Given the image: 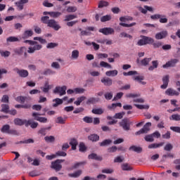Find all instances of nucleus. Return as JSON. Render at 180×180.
Here are the masks:
<instances>
[{"label":"nucleus","mask_w":180,"mask_h":180,"mask_svg":"<svg viewBox=\"0 0 180 180\" xmlns=\"http://www.w3.org/2000/svg\"><path fill=\"white\" fill-rule=\"evenodd\" d=\"M119 125L124 131H129L130 126L133 125V122H131L129 118L125 117L119 122Z\"/></svg>","instance_id":"obj_1"},{"label":"nucleus","mask_w":180,"mask_h":180,"mask_svg":"<svg viewBox=\"0 0 180 180\" xmlns=\"http://www.w3.org/2000/svg\"><path fill=\"white\" fill-rule=\"evenodd\" d=\"M141 39L137 42L138 46H146V44H153L154 39L144 35L141 36Z\"/></svg>","instance_id":"obj_2"},{"label":"nucleus","mask_w":180,"mask_h":180,"mask_svg":"<svg viewBox=\"0 0 180 180\" xmlns=\"http://www.w3.org/2000/svg\"><path fill=\"white\" fill-rule=\"evenodd\" d=\"M64 161H65V160L57 159L54 162H51V168L55 169L56 172H58V171H61V169L63 168V165H61V163L64 162Z\"/></svg>","instance_id":"obj_3"},{"label":"nucleus","mask_w":180,"mask_h":180,"mask_svg":"<svg viewBox=\"0 0 180 180\" xmlns=\"http://www.w3.org/2000/svg\"><path fill=\"white\" fill-rule=\"evenodd\" d=\"M13 51L17 56H24V58H27V49L25 46L15 49Z\"/></svg>","instance_id":"obj_4"},{"label":"nucleus","mask_w":180,"mask_h":180,"mask_svg":"<svg viewBox=\"0 0 180 180\" xmlns=\"http://www.w3.org/2000/svg\"><path fill=\"white\" fill-rule=\"evenodd\" d=\"M150 127H151V122H147L142 129L135 133L136 136H140V134H147L150 131Z\"/></svg>","instance_id":"obj_5"},{"label":"nucleus","mask_w":180,"mask_h":180,"mask_svg":"<svg viewBox=\"0 0 180 180\" xmlns=\"http://www.w3.org/2000/svg\"><path fill=\"white\" fill-rule=\"evenodd\" d=\"M48 27L54 29L56 31H58L60 29H61V26H60L58 22L54 19L49 20Z\"/></svg>","instance_id":"obj_6"},{"label":"nucleus","mask_w":180,"mask_h":180,"mask_svg":"<svg viewBox=\"0 0 180 180\" xmlns=\"http://www.w3.org/2000/svg\"><path fill=\"white\" fill-rule=\"evenodd\" d=\"M67 86H56L53 90V94H59L60 96H63L67 94Z\"/></svg>","instance_id":"obj_7"},{"label":"nucleus","mask_w":180,"mask_h":180,"mask_svg":"<svg viewBox=\"0 0 180 180\" xmlns=\"http://www.w3.org/2000/svg\"><path fill=\"white\" fill-rule=\"evenodd\" d=\"M98 32L100 33H102L105 36H109V34H113L115 33V30L112 27H104V28H101Z\"/></svg>","instance_id":"obj_8"},{"label":"nucleus","mask_w":180,"mask_h":180,"mask_svg":"<svg viewBox=\"0 0 180 180\" xmlns=\"http://www.w3.org/2000/svg\"><path fill=\"white\" fill-rule=\"evenodd\" d=\"M168 37V31L164 30L160 32H158L155 35V39L156 40H162V39H166Z\"/></svg>","instance_id":"obj_9"},{"label":"nucleus","mask_w":180,"mask_h":180,"mask_svg":"<svg viewBox=\"0 0 180 180\" xmlns=\"http://www.w3.org/2000/svg\"><path fill=\"white\" fill-rule=\"evenodd\" d=\"M179 60L178 59H172L171 60L166 63V64L162 65L163 68H169V67H175L176 63H179Z\"/></svg>","instance_id":"obj_10"},{"label":"nucleus","mask_w":180,"mask_h":180,"mask_svg":"<svg viewBox=\"0 0 180 180\" xmlns=\"http://www.w3.org/2000/svg\"><path fill=\"white\" fill-rule=\"evenodd\" d=\"M163 84L160 86L162 89H167L168 88V84L169 83V75H165L162 78Z\"/></svg>","instance_id":"obj_11"},{"label":"nucleus","mask_w":180,"mask_h":180,"mask_svg":"<svg viewBox=\"0 0 180 180\" xmlns=\"http://www.w3.org/2000/svg\"><path fill=\"white\" fill-rule=\"evenodd\" d=\"M89 160H95L96 161H102L103 158L101 155H98V154L95 153H92L88 156Z\"/></svg>","instance_id":"obj_12"},{"label":"nucleus","mask_w":180,"mask_h":180,"mask_svg":"<svg viewBox=\"0 0 180 180\" xmlns=\"http://www.w3.org/2000/svg\"><path fill=\"white\" fill-rule=\"evenodd\" d=\"M13 122H14V124H15V126H23V124H25V126L26 127V123L27 122V120L15 118V119H14Z\"/></svg>","instance_id":"obj_13"},{"label":"nucleus","mask_w":180,"mask_h":180,"mask_svg":"<svg viewBox=\"0 0 180 180\" xmlns=\"http://www.w3.org/2000/svg\"><path fill=\"white\" fill-rule=\"evenodd\" d=\"M98 102H101V98L90 97L89 98H88L86 103V105H95V103H98Z\"/></svg>","instance_id":"obj_14"},{"label":"nucleus","mask_w":180,"mask_h":180,"mask_svg":"<svg viewBox=\"0 0 180 180\" xmlns=\"http://www.w3.org/2000/svg\"><path fill=\"white\" fill-rule=\"evenodd\" d=\"M166 95H168L169 96H179V92L174 90L173 89L169 88L165 91Z\"/></svg>","instance_id":"obj_15"},{"label":"nucleus","mask_w":180,"mask_h":180,"mask_svg":"<svg viewBox=\"0 0 180 180\" xmlns=\"http://www.w3.org/2000/svg\"><path fill=\"white\" fill-rule=\"evenodd\" d=\"M101 82L103 84V85H105V86H111L113 82L112 79L109 77H103L101 79Z\"/></svg>","instance_id":"obj_16"},{"label":"nucleus","mask_w":180,"mask_h":180,"mask_svg":"<svg viewBox=\"0 0 180 180\" xmlns=\"http://www.w3.org/2000/svg\"><path fill=\"white\" fill-rule=\"evenodd\" d=\"M17 74L22 78H26L27 77H29V72L26 70H19L17 69Z\"/></svg>","instance_id":"obj_17"},{"label":"nucleus","mask_w":180,"mask_h":180,"mask_svg":"<svg viewBox=\"0 0 180 180\" xmlns=\"http://www.w3.org/2000/svg\"><path fill=\"white\" fill-rule=\"evenodd\" d=\"M129 151H134V153H137V154L143 153V148L140 146H132L129 147Z\"/></svg>","instance_id":"obj_18"},{"label":"nucleus","mask_w":180,"mask_h":180,"mask_svg":"<svg viewBox=\"0 0 180 180\" xmlns=\"http://www.w3.org/2000/svg\"><path fill=\"white\" fill-rule=\"evenodd\" d=\"M30 126L31 129H37L39 126L38 122H32V120H27L25 127H29Z\"/></svg>","instance_id":"obj_19"},{"label":"nucleus","mask_w":180,"mask_h":180,"mask_svg":"<svg viewBox=\"0 0 180 180\" xmlns=\"http://www.w3.org/2000/svg\"><path fill=\"white\" fill-rule=\"evenodd\" d=\"M32 36H33V31L31 30H25L22 35V39H23V40H26V39H29V37H32Z\"/></svg>","instance_id":"obj_20"},{"label":"nucleus","mask_w":180,"mask_h":180,"mask_svg":"<svg viewBox=\"0 0 180 180\" xmlns=\"http://www.w3.org/2000/svg\"><path fill=\"white\" fill-rule=\"evenodd\" d=\"M29 0H20L19 1L15 2L16 6L19 8L20 11H23V4H27Z\"/></svg>","instance_id":"obj_21"},{"label":"nucleus","mask_w":180,"mask_h":180,"mask_svg":"<svg viewBox=\"0 0 180 180\" xmlns=\"http://www.w3.org/2000/svg\"><path fill=\"white\" fill-rule=\"evenodd\" d=\"M69 144L72 147V150H77V146H78V141L75 139V138H72L70 139Z\"/></svg>","instance_id":"obj_22"},{"label":"nucleus","mask_w":180,"mask_h":180,"mask_svg":"<svg viewBox=\"0 0 180 180\" xmlns=\"http://www.w3.org/2000/svg\"><path fill=\"white\" fill-rule=\"evenodd\" d=\"M112 140L111 139H105L102 142H100L98 144L100 147H108L112 144Z\"/></svg>","instance_id":"obj_23"},{"label":"nucleus","mask_w":180,"mask_h":180,"mask_svg":"<svg viewBox=\"0 0 180 180\" xmlns=\"http://www.w3.org/2000/svg\"><path fill=\"white\" fill-rule=\"evenodd\" d=\"M134 81H137L139 82V84H141L142 85H146L147 82H143L144 81V76H134Z\"/></svg>","instance_id":"obj_24"},{"label":"nucleus","mask_w":180,"mask_h":180,"mask_svg":"<svg viewBox=\"0 0 180 180\" xmlns=\"http://www.w3.org/2000/svg\"><path fill=\"white\" fill-rule=\"evenodd\" d=\"M81 175H82V170H77L74 173L69 174L68 176H70V178H79Z\"/></svg>","instance_id":"obj_25"},{"label":"nucleus","mask_w":180,"mask_h":180,"mask_svg":"<svg viewBox=\"0 0 180 180\" xmlns=\"http://www.w3.org/2000/svg\"><path fill=\"white\" fill-rule=\"evenodd\" d=\"M122 171H133V167L129 163H123L121 165Z\"/></svg>","instance_id":"obj_26"},{"label":"nucleus","mask_w":180,"mask_h":180,"mask_svg":"<svg viewBox=\"0 0 180 180\" xmlns=\"http://www.w3.org/2000/svg\"><path fill=\"white\" fill-rule=\"evenodd\" d=\"M88 139L90 140V141L96 142L99 141V136L96 134H93L88 136Z\"/></svg>","instance_id":"obj_27"},{"label":"nucleus","mask_w":180,"mask_h":180,"mask_svg":"<svg viewBox=\"0 0 180 180\" xmlns=\"http://www.w3.org/2000/svg\"><path fill=\"white\" fill-rule=\"evenodd\" d=\"M16 41H20V39L16 37H9L6 39L7 44L9 43H15Z\"/></svg>","instance_id":"obj_28"},{"label":"nucleus","mask_w":180,"mask_h":180,"mask_svg":"<svg viewBox=\"0 0 180 180\" xmlns=\"http://www.w3.org/2000/svg\"><path fill=\"white\" fill-rule=\"evenodd\" d=\"M119 74V72L117 70H109L105 72L107 77H116Z\"/></svg>","instance_id":"obj_29"},{"label":"nucleus","mask_w":180,"mask_h":180,"mask_svg":"<svg viewBox=\"0 0 180 180\" xmlns=\"http://www.w3.org/2000/svg\"><path fill=\"white\" fill-rule=\"evenodd\" d=\"M164 142H161L160 143H151L148 146V148H160V147H162L164 146Z\"/></svg>","instance_id":"obj_30"},{"label":"nucleus","mask_w":180,"mask_h":180,"mask_svg":"<svg viewBox=\"0 0 180 180\" xmlns=\"http://www.w3.org/2000/svg\"><path fill=\"white\" fill-rule=\"evenodd\" d=\"M53 102H56L53 104V108H57V106H59V105H63V99L58 98L53 99Z\"/></svg>","instance_id":"obj_31"},{"label":"nucleus","mask_w":180,"mask_h":180,"mask_svg":"<svg viewBox=\"0 0 180 180\" xmlns=\"http://www.w3.org/2000/svg\"><path fill=\"white\" fill-rule=\"evenodd\" d=\"M151 58H145L142 60H141V65H143L144 67H147L148 64H150V61H151Z\"/></svg>","instance_id":"obj_32"},{"label":"nucleus","mask_w":180,"mask_h":180,"mask_svg":"<svg viewBox=\"0 0 180 180\" xmlns=\"http://www.w3.org/2000/svg\"><path fill=\"white\" fill-rule=\"evenodd\" d=\"M41 89H42V91H43V92H44V94H49V91H50V89H51V87L49 84V82H46L44 84V86L41 87Z\"/></svg>","instance_id":"obj_33"},{"label":"nucleus","mask_w":180,"mask_h":180,"mask_svg":"<svg viewBox=\"0 0 180 180\" xmlns=\"http://www.w3.org/2000/svg\"><path fill=\"white\" fill-rule=\"evenodd\" d=\"M86 146H85V143L84 142H80L79 144V151L80 153H85L86 151Z\"/></svg>","instance_id":"obj_34"},{"label":"nucleus","mask_w":180,"mask_h":180,"mask_svg":"<svg viewBox=\"0 0 180 180\" xmlns=\"http://www.w3.org/2000/svg\"><path fill=\"white\" fill-rule=\"evenodd\" d=\"M10 130H11V125L5 124L2 127L1 131V133H7V134H8Z\"/></svg>","instance_id":"obj_35"},{"label":"nucleus","mask_w":180,"mask_h":180,"mask_svg":"<svg viewBox=\"0 0 180 180\" xmlns=\"http://www.w3.org/2000/svg\"><path fill=\"white\" fill-rule=\"evenodd\" d=\"M46 114H40L37 112H34L32 114V117H33L34 120H37L38 122L39 119H40V116H44Z\"/></svg>","instance_id":"obj_36"},{"label":"nucleus","mask_w":180,"mask_h":180,"mask_svg":"<svg viewBox=\"0 0 180 180\" xmlns=\"http://www.w3.org/2000/svg\"><path fill=\"white\" fill-rule=\"evenodd\" d=\"M85 99H86V97L85 96L78 97L77 100L75 101V105H77V106H79V105H81V103L83 102V101H85Z\"/></svg>","instance_id":"obj_37"},{"label":"nucleus","mask_w":180,"mask_h":180,"mask_svg":"<svg viewBox=\"0 0 180 180\" xmlns=\"http://www.w3.org/2000/svg\"><path fill=\"white\" fill-rule=\"evenodd\" d=\"M44 140L46 143H54L56 141V137L53 136H46L44 137Z\"/></svg>","instance_id":"obj_38"},{"label":"nucleus","mask_w":180,"mask_h":180,"mask_svg":"<svg viewBox=\"0 0 180 180\" xmlns=\"http://www.w3.org/2000/svg\"><path fill=\"white\" fill-rule=\"evenodd\" d=\"M152 66L148 68L149 71H154L155 68H158V60L152 61Z\"/></svg>","instance_id":"obj_39"},{"label":"nucleus","mask_w":180,"mask_h":180,"mask_svg":"<svg viewBox=\"0 0 180 180\" xmlns=\"http://www.w3.org/2000/svg\"><path fill=\"white\" fill-rule=\"evenodd\" d=\"M104 110L102 108H94L91 110V113H94V115H103Z\"/></svg>","instance_id":"obj_40"},{"label":"nucleus","mask_w":180,"mask_h":180,"mask_svg":"<svg viewBox=\"0 0 180 180\" xmlns=\"http://www.w3.org/2000/svg\"><path fill=\"white\" fill-rule=\"evenodd\" d=\"M63 13L59 11H51V18H53L54 19H57V18H60V15H62Z\"/></svg>","instance_id":"obj_41"},{"label":"nucleus","mask_w":180,"mask_h":180,"mask_svg":"<svg viewBox=\"0 0 180 180\" xmlns=\"http://www.w3.org/2000/svg\"><path fill=\"white\" fill-rule=\"evenodd\" d=\"M1 112L4 113H8L9 112V105L8 104H1Z\"/></svg>","instance_id":"obj_42"},{"label":"nucleus","mask_w":180,"mask_h":180,"mask_svg":"<svg viewBox=\"0 0 180 180\" xmlns=\"http://www.w3.org/2000/svg\"><path fill=\"white\" fill-rule=\"evenodd\" d=\"M56 74V71L51 69H45L43 72V75H54Z\"/></svg>","instance_id":"obj_43"},{"label":"nucleus","mask_w":180,"mask_h":180,"mask_svg":"<svg viewBox=\"0 0 180 180\" xmlns=\"http://www.w3.org/2000/svg\"><path fill=\"white\" fill-rule=\"evenodd\" d=\"M120 22H124V23H126V22H128L129 20H133V17L131 16H123L120 18Z\"/></svg>","instance_id":"obj_44"},{"label":"nucleus","mask_w":180,"mask_h":180,"mask_svg":"<svg viewBox=\"0 0 180 180\" xmlns=\"http://www.w3.org/2000/svg\"><path fill=\"white\" fill-rule=\"evenodd\" d=\"M152 44L153 46V49H160V47H162L163 43L160 41H154V42L152 43Z\"/></svg>","instance_id":"obj_45"},{"label":"nucleus","mask_w":180,"mask_h":180,"mask_svg":"<svg viewBox=\"0 0 180 180\" xmlns=\"http://www.w3.org/2000/svg\"><path fill=\"white\" fill-rule=\"evenodd\" d=\"M77 17L75 15H68L65 16V18L64 19V22H70V20L77 19Z\"/></svg>","instance_id":"obj_46"},{"label":"nucleus","mask_w":180,"mask_h":180,"mask_svg":"<svg viewBox=\"0 0 180 180\" xmlns=\"http://www.w3.org/2000/svg\"><path fill=\"white\" fill-rule=\"evenodd\" d=\"M169 120H174L175 122H179L180 121V115L179 114L172 115V116L169 117Z\"/></svg>","instance_id":"obj_47"},{"label":"nucleus","mask_w":180,"mask_h":180,"mask_svg":"<svg viewBox=\"0 0 180 180\" xmlns=\"http://www.w3.org/2000/svg\"><path fill=\"white\" fill-rule=\"evenodd\" d=\"M165 15H160V14H155L153 15H150V19H152V20H157V19H160L161 18H165Z\"/></svg>","instance_id":"obj_48"},{"label":"nucleus","mask_w":180,"mask_h":180,"mask_svg":"<svg viewBox=\"0 0 180 180\" xmlns=\"http://www.w3.org/2000/svg\"><path fill=\"white\" fill-rule=\"evenodd\" d=\"M100 67H103V68H110L112 69V65L105 61H101L100 63Z\"/></svg>","instance_id":"obj_49"},{"label":"nucleus","mask_w":180,"mask_h":180,"mask_svg":"<svg viewBox=\"0 0 180 180\" xmlns=\"http://www.w3.org/2000/svg\"><path fill=\"white\" fill-rule=\"evenodd\" d=\"M85 164H86V162H77L72 167V169H77V168H79L81 165H85Z\"/></svg>","instance_id":"obj_50"},{"label":"nucleus","mask_w":180,"mask_h":180,"mask_svg":"<svg viewBox=\"0 0 180 180\" xmlns=\"http://www.w3.org/2000/svg\"><path fill=\"white\" fill-rule=\"evenodd\" d=\"M106 6H109V3L108 1H105L102 0L99 1L98 8H105Z\"/></svg>","instance_id":"obj_51"},{"label":"nucleus","mask_w":180,"mask_h":180,"mask_svg":"<svg viewBox=\"0 0 180 180\" xmlns=\"http://www.w3.org/2000/svg\"><path fill=\"white\" fill-rule=\"evenodd\" d=\"M145 141H148L149 143H153L154 141V138L153 136V134H148V135H146L145 137Z\"/></svg>","instance_id":"obj_52"},{"label":"nucleus","mask_w":180,"mask_h":180,"mask_svg":"<svg viewBox=\"0 0 180 180\" xmlns=\"http://www.w3.org/2000/svg\"><path fill=\"white\" fill-rule=\"evenodd\" d=\"M120 26H122L123 27H133V26H136V22H131V24L120 22Z\"/></svg>","instance_id":"obj_53"},{"label":"nucleus","mask_w":180,"mask_h":180,"mask_svg":"<svg viewBox=\"0 0 180 180\" xmlns=\"http://www.w3.org/2000/svg\"><path fill=\"white\" fill-rule=\"evenodd\" d=\"M26 99H27V97L23 96H19L16 98V101L18 102L20 101V103H25V102H26Z\"/></svg>","instance_id":"obj_54"},{"label":"nucleus","mask_w":180,"mask_h":180,"mask_svg":"<svg viewBox=\"0 0 180 180\" xmlns=\"http://www.w3.org/2000/svg\"><path fill=\"white\" fill-rule=\"evenodd\" d=\"M79 57V51L78 50H74L72 52V58H73L75 60H77Z\"/></svg>","instance_id":"obj_55"},{"label":"nucleus","mask_w":180,"mask_h":180,"mask_svg":"<svg viewBox=\"0 0 180 180\" xmlns=\"http://www.w3.org/2000/svg\"><path fill=\"white\" fill-rule=\"evenodd\" d=\"M68 13H72L74 12H77V7L76 6H69L66 9Z\"/></svg>","instance_id":"obj_56"},{"label":"nucleus","mask_w":180,"mask_h":180,"mask_svg":"<svg viewBox=\"0 0 180 180\" xmlns=\"http://www.w3.org/2000/svg\"><path fill=\"white\" fill-rule=\"evenodd\" d=\"M110 19H112V17H110V15H104L103 17L101 18V22H108L109 20H110Z\"/></svg>","instance_id":"obj_57"},{"label":"nucleus","mask_w":180,"mask_h":180,"mask_svg":"<svg viewBox=\"0 0 180 180\" xmlns=\"http://www.w3.org/2000/svg\"><path fill=\"white\" fill-rule=\"evenodd\" d=\"M1 102L3 103H9V96L4 95L1 98Z\"/></svg>","instance_id":"obj_58"},{"label":"nucleus","mask_w":180,"mask_h":180,"mask_svg":"<svg viewBox=\"0 0 180 180\" xmlns=\"http://www.w3.org/2000/svg\"><path fill=\"white\" fill-rule=\"evenodd\" d=\"M58 44L54 43V42H51L47 44L46 48L47 49H54L55 47H58Z\"/></svg>","instance_id":"obj_59"},{"label":"nucleus","mask_w":180,"mask_h":180,"mask_svg":"<svg viewBox=\"0 0 180 180\" xmlns=\"http://www.w3.org/2000/svg\"><path fill=\"white\" fill-rule=\"evenodd\" d=\"M0 54L1 57H9V56H11V52L8 51H0Z\"/></svg>","instance_id":"obj_60"},{"label":"nucleus","mask_w":180,"mask_h":180,"mask_svg":"<svg viewBox=\"0 0 180 180\" xmlns=\"http://www.w3.org/2000/svg\"><path fill=\"white\" fill-rule=\"evenodd\" d=\"M108 153H116L117 151V147L116 146H113L107 149Z\"/></svg>","instance_id":"obj_61"},{"label":"nucleus","mask_w":180,"mask_h":180,"mask_svg":"<svg viewBox=\"0 0 180 180\" xmlns=\"http://www.w3.org/2000/svg\"><path fill=\"white\" fill-rule=\"evenodd\" d=\"M174 164L176 165L175 169H177V171H180V159L174 160Z\"/></svg>","instance_id":"obj_62"},{"label":"nucleus","mask_w":180,"mask_h":180,"mask_svg":"<svg viewBox=\"0 0 180 180\" xmlns=\"http://www.w3.org/2000/svg\"><path fill=\"white\" fill-rule=\"evenodd\" d=\"M174 148V146L171 143H167L166 146L164 147L165 151H171Z\"/></svg>","instance_id":"obj_63"},{"label":"nucleus","mask_w":180,"mask_h":180,"mask_svg":"<svg viewBox=\"0 0 180 180\" xmlns=\"http://www.w3.org/2000/svg\"><path fill=\"white\" fill-rule=\"evenodd\" d=\"M170 130H172L174 133L180 134V127H170Z\"/></svg>","instance_id":"obj_64"}]
</instances>
